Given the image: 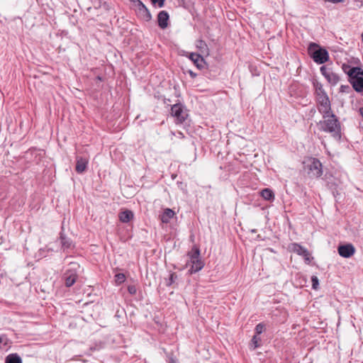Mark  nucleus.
<instances>
[{"label": "nucleus", "mask_w": 363, "mask_h": 363, "mask_svg": "<svg viewBox=\"0 0 363 363\" xmlns=\"http://www.w3.org/2000/svg\"><path fill=\"white\" fill-rule=\"evenodd\" d=\"M359 114L361 115V116L363 118V107H361L359 110Z\"/></svg>", "instance_id": "nucleus-35"}, {"label": "nucleus", "mask_w": 363, "mask_h": 363, "mask_svg": "<svg viewBox=\"0 0 363 363\" xmlns=\"http://www.w3.org/2000/svg\"><path fill=\"white\" fill-rule=\"evenodd\" d=\"M165 0H152V4L155 6H157L159 8H162L164 6Z\"/></svg>", "instance_id": "nucleus-29"}, {"label": "nucleus", "mask_w": 363, "mask_h": 363, "mask_svg": "<svg viewBox=\"0 0 363 363\" xmlns=\"http://www.w3.org/2000/svg\"><path fill=\"white\" fill-rule=\"evenodd\" d=\"M5 363H22V359L16 353L10 354L6 357Z\"/></svg>", "instance_id": "nucleus-23"}, {"label": "nucleus", "mask_w": 363, "mask_h": 363, "mask_svg": "<svg viewBox=\"0 0 363 363\" xmlns=\"http://www.w3.org/2000/svg\"><path fill=\"white\" fill-rule=\"evenodd\" d=\"M172 116L176 118L178 123H182L185 121L187 114L181 104H176L172 106Z\"/></svg>", "instance_id": "nucleus-6"}, {"label": "nucleus", "mask_w": 363, "mask_h": 363, "mask_svg": "<svg viewBox=\"0 0 363 363\" xmlns=\"http://www.w3.org/2000/svg\"><path fill=\"white\" fill-rule=\"evenodd\" d=\"M312 288L317 289L319 285V280L316 276H312L311 277Z\"/></svg>", "instance_id": "nucleus-28"}, {"label": "nucleus", "mask_w": 363, "mask_h": 363, "mask_svg": "<svg viewBox=\"0 0 363 363\" xmlns=\"http://www.w3.org/2000/svg\"><path fill=\"white\" fill-rule=\"evenodd\" d=\"M134 7H135L137 5H138L139 4L142 3L141 1L140 0H131Z\"/></svg>", "instance_id": "nucleus-33"}, {"label": "nucleus", "mask_w": 363, "mask_h": 363, "mask_svg": "<svg viewBox=\"0 0 363 363\" xmlns=\"http://www.w3.org/2000/svg\"><path fill=\"white\" fill-rule=\"evenodd\" d=\"M259 195L266 201L272 202L275 199L274 191L269 188H265L259 191Z\"/></svg>", "instance_id": "nucleus-15"}, {"label": "nucleus", "mask_w": 363, "mask_h": 363, "mask_svg": "<svg viewBox=\"0 0 363 363\" xmlns=\"http://www.w3.org/2000/svg\"><path fill=\"white\" fill-rule=\"evenodd\" d=\"M78 277L77 272L75 269H67L63 274V279L67 287L72 286L77 281Z\"/></svg>", "instance_id": "nucleus-9"}, {"label": "nucleus", "mask_w": 363, "mask_h": 363, "mask_svg": "<svg viewBox=\"0 0 363 363\" xmlns=\"http://www.w3.org/2000/svg\"><path fill=\"white\" fill-rule=\"evenodd\" d=\"M308 51L313 61L317 64H323L329 60L328 52L325 48H320L315 43L309 44Z\"/></svg>", "instance_id": "nucleus-3"}, {"label": "nucleus", "mask_w": 363, "mask_h": 363, "mask_svg": "<svg viewBox=\"0 0 363 363\" xmlns=\"http://www.w3.org/2000/svg\"><path fill=\"white\" fill-rule=\"evenodd\" d=\"M189 73H190L191 76H192V77H195V75H196L191 71H190Z\"/></svg>", "instance_id": "nucleus-36"}, {"label": "nucleus", "mask_w": 363, "mask_h": 363, "mask_svg": "<svg viewBox=\"0 0 363 363\" xmlns=\"http://www.w3.org/2000/svg\"><path fill=\"white\" fill-rule=\"evenodd\" d=\"M339 255L344 258L351 257L355 252V248L351 243L341 245L337 247Z\"/></svg>", "instance_id": "nucleus-10"}, {"label": "nucleus", "mask_w": 363, "mask_h": 363, "mask_svg": "<svg viewBox=\"0 0 363 363\" xmlns=\"http://www.w3.org/2000/svg\"><path fill=\"white\" fill-rule=\"evenodd\" d=\"M125 280V276L123 273H118L115 275V281L118 285L121 284Z\"/></svg>", "instance_id": "nucleus-25"}, {"label": "nucleus", "mask_w": 363, "mask_h": 363, "mask_svg": "<svg viewBox=\"0 0 363 363\" xmlns=\"http://www.w3.org/2000/svg\"><path fill=\"white\" fill-rule=\"evenodd\" d=\"M316 102L317 108L322 115L333 113L331 111V104L329 97L318 99L316 100Z\"/></svg>", "instance_id": "nucleus-8"}, {"label": "nucleus", "mask_w": 363, "mask_h": 363, "mask_svg": "<svg viewBox=\"0 0 363 363\" xmlns=\"http://www.w3.org/2000/svg\"><path fill=\"white\" fill-rule=\"evenodd\" d=\"M320 130L329 133L335 138L340 139V123L333 113L323 115V120L318 123Z\"/></svg>", "instance_id": "nucleus-1"}, {"label": "nucleus", "mask_w": 363, "mask_h": 363, "mask_svg": "<svg viewBox=\"0 0 363 363\" xmlns=\"http://www.w3.org/2000/svg\"><path fill=\"white\" fill-rule=\"evenodd\" d=\"M135 10L138 16L146 21H149L152 18V16L147 9V8L143 4V3H140L135 7Z\"/></svg>", "instance_id": "nucleus-11"}, {"label": "nucleus", "mask_w": 363, "mask_h": 363, "mask_svg": "<svg viewBox=\"0 0 363 363\" xmlns=\"http://www.w3.org/2000/svg\"><path fill=\"white\" fill-rule=\"evenodd\" d=\"M326 1L332 2V3H341L345 0H325Z\"/></svg>", "instance_id": "nucleus-34"}, {"label": "nucleus", "mask_w": 363, "mask_h": 363, "mask_svg": "<svg viewBox=\"0 0 363 363\" xmlns=\"http://www.w3.org/2000/svg\"><path fill=\"white\" fill-rule=\"evenodd\" d=\"M261 338L258 337V335H255L252 337L251 340L250 345L252 350H255L256 348L260 347Z\"/></svg>", "instance_id": "nucleus-24"}, {"label": "nucleus", "mask_w": 363, "mask_h": 363, "mask_svg": "<svg viewBox=\"0 0 363 363\" xmlns=\"http://www.w3.org/2000/svg\"><path fill=\"white\" fill-rule=\"evenodd\" d=\"M320 73L325 77L327 81L332 85H336L340 81L339 76L333 72L330 68L322 66L320 68Z\"/></svg>", "instance_id": "nucleus-7"}, {"label": "nucleus", "mask_w": 363, "mask_h": 363, "mask_svg": "<svg viewBox=\"0 0 363 363\" xmlns=\"http://www.w3.org/2000/svg\"><path fill=\"white\" fill-rule=\"evenodd\" d=\"M362 42H363V32H362Z\"/></svg>", "instance_id": "nucleus-39"}, {"label": "nucleus", "mask_w": 363, "mask_h": 363, "mask_svg": "<svg viewBox=\"0 0 363 363\" xmlns=\"http://www.w3.org/2000/svg\"><path fill=\"white\" fill-rule=\"evenodd\" d=\"M313 86L316 100L328 97L321 83L315 82H313Z\"/></svg>", "instance_id": "nucleus-13"}, {"label": "nucleus", "mask_w": 363, "mask_h": 363, "mask_svg": "<svg viewBox=\"0 0 363 363\" xmlns=\"http://www.w3.org/2000/svg\"><path fill=\"white\" fill-rule=\"evenodd\" d=\"M350 91V86L349 85H341L340 87V91L342 93H348Z\"/></svg>", "instance_id": "nucleus-31"}, {"label": "nucleus", "mask_w": 363, "mask_h": 363, "mask_svg": "<svg viewBox=\"0 0 363 363\" xmlns=\"http://www.w3.org/2000/svg\"><path fill=\"white\" fill-rule=\"evenodd\" d=\"M118 217L122 223H128L133 218V213L130 210H125L119 213Z\"/></svg>", "instance_id": "nucleus-18"}, {"label": "nucleus", "mask_w": 363, "mask_h": 363, "mask_svg": "<svg viewBox=\"0 0 363 363\" xmlns=\"http://www.w3.org/2000/svg\"><path fill=\"white\" fill-rule=\"evenodd\" d=\"M189 258L188 264L191 265L189 270L191 274L196 273L201 270L204 267V263L200 257V249L194 245L187 254Z\"/></svg>", "instance_id": "nucleus-2"}, {"label": "nucleus", "mask_w": 363, "mask_h": 363, "mask_svg": "<svg viewBox=\"0 0 363 363\" xmlns=\"http://www.w3.org/2000/svg\"><path fill=\"white\" fill-rule=\"evenodd\" d=\"M265 329V325L262 323H258L255 327V333L257 335H260Z\"/></svg>", "instance_id": "nucleus-27"}, {"label": "nucleus", "mask_w": 363, "mask_h": 363, "mask_svg": "<svg viewBox=\"0 0 363 363\" xmlns=\"http://www.w3.org/2000/svg\"><path fill=\"white\" fill-rule=\"evenodd\" d=\"M353 89L357 92H363V77L350 80Z\"/></svg>", "instance_id": "nucleus-20"}, {"label": "nucleus", "mask_w": 363, "mask_h": 363, "mask_svg": "<svg viewBox=\"0 0 363 363\" xmlns=\"http://www.w3.org/2000/svg\"><path fill=\"white\" fill-rule=\"evenodd\" d=\"M60 239L61 240L62 247L64 249H69L73 246L72 240L67 238L63 233H60Z\"/></svg>", "instance_id": "nucleus-21"}, {"label": "nucleus", "mask_w": 363, "mask_h": 363, "mask_svg": "<svg viewBox=\"0 0 363 363\" xmlns=\"http://www.w3.org/2000/svg\"><path fill=\"white\" fill-rule=\"evenodd\" d=\"M169 363H174V360L172 359H171Z\"/></svg>", "instance_id": "nucleus-38"}, {"label": "nucleus", "mask_w": 363, "mask_h": 363, "mask_svg": "<svg viewBox=\"0 0 363 363\" xmlns=\"http://www.w3.org/2000/svg\"><path fill=\"white\" fill-rule=\"evenodd\" d=\"M196 47L199 52L203 55H208V48L205 41L203 40H198L196 42Z\"/></svg>", "instance_id": "nucleus-22"}, {"label": "nucleus", "mask_w": 363, "mask_h": 363, "mask_svg": "<svg viewBox=\"0 0 363 363\" xmlns=\"http://www.w3.org/2000/svg\"><path fill=\"white\" fill-rule=\"evenodd\" d=\"M128 291L131 295H135L137 292V289L134 285H129L128 286Z\"/></svg>", "instance_id": "nucleus-30"}, {"label": "nucleus", "mask_w": 363, "mask_h": 363, "mask_svg": "<svg viewBox=\"0 0 363 363\" xmlns=\"http://www.w3.org/2000/svg\"><path fill=\"white\" fill-rule=\"evenodd\" d=\"M189 59L194 62V63L198 68H203L204 62L203 58L201 57L200 54L191 53L189 55Z\"/></svg>", "instance_id": "nucleus-17"}, {"label": "nucleus", "mask_w": 363, "mask_h": 363, "mask_svg": "<svg viewBox=\"0 0 363 363\" xmlns=\"http://www.w3.org/2000/svg\"><path fill=\"white\" fill-rule=\"evenodd\" d=\"M350 80L356 79V78H361L363 77V69L358 67H352L347 72Z\"/></svg>", "instance_id": "nucleus-14"}, {"label": "nucleus", "mask_w": 363, "mask_h": 363, "mask_svg": "<svg viewBox=\"0 0 363 363\" xmlns=\"http://www.w3.org/2000/svg\"><path fill=\"white\" fill-rule=\"evenodd\" d=\"M252 233H256L257 232V230L256 229H253L251 230Z\"/></svg>", "instance_id": "nucleus-37"}, {"label": "nucleus", "mask_w": 363, "mask_h": 363, "mask_svg": "<svg viewBox=\"0 0 363 363\" xmlns=\"http://www.w3.org/2000/svg\"><path fill=\"white\" fill-rule=\"evenodd\" d=\"M169 14L166 11H161L157 15L158 26L160 28L164 29L168 26Z\"/></svg>", "instance_id": "nucleus-12"}, {"label": "nucleus", "mask_w": 363, "mask_h": 363, "mask_svg": "<svg viewBox=\"0 0 363 363\" xmlns=\"http://www.w3.org/2000/svg\"><path fill=\"white\" fill-rule=\"evenodd\" d=\"M175 213L173 210L170 208H166L163 213L161 215V220L164 223H167L169 222V220L172 218L174 216Z\"/></svg>", "instance_id": "nucleus-19"}, {"label": "nucleus", "mask_w": 363, "mask_h": 363, "mask_svg": "<svg viewBox=\"0 0 363 363\" xmlns=\"http://www.w3.org/2000/svg\"><path fill=\"white\" fill-rule=\"evenodd\" d=\"M289 249L291 251L302 256L306 264H310L313 259V257H311L309 251L298 243H291L289 245Z\"/></svg>", "instance_id": "nucleus-5"}, {"label": "nucleus", "mask_w": 363, "mask_h": 363, "mask_svg": "<svg viewBox=\"0 0 363 363\" xmlns=\"http://www.w3.org/2000/svg\"><path fill=\"white\" fill-rule=\"evenodd\" d=\"M8 341V338L5 335L0 336V343H3L4 345H6Z\"/></svg>", "instance_id": "nucleus-32"}, {"label": "nucleus", "mask_w": 363, "mask_h": 363, "mask_svg": "<svg viewBox=\"0 0 363 363\" xmlns=\"http://www.w3.org/2000/svg\"><path fill=\"white\" fill-rule=\"evenodd\" d=\"M177 279V275L176 273L173 272L169 274V279L167 280L166 286H170L172 285L175 280Z\"/></svg>", "instance_id": "nucleus-26"}, {"label": "nucleus", "mask_w": 363, "mask_h": 363, "mask_svg": "<svg viewBox=\"0 0 363 363\" xmlns=\"http://www.w3.org/2000/svg\"><path fill=\"white\" fill-rule=\"evenodd\" d=\"M304 169L311 178L319 177L323 174L322 164L315 158H308L304 162Z\"/></svg>", "instance_id": "nucleus-4"}, {"label": "nucleus", "mask_w": 363, "mask_h": 363, "mask_svg": "<svg viewBox=\"0 0 363 363\" xmlns=\"http://www.w3.org/2000/svg\"><path fill=\"white\" fill-rule=\"evenodd\" d=\"M88 164V160L86 158H83L81 157H77V163H76V171L78 173H82L86 169Z\"/></svg>", "instance_id": "nucleus-16"}]
</instances>
